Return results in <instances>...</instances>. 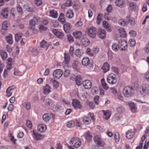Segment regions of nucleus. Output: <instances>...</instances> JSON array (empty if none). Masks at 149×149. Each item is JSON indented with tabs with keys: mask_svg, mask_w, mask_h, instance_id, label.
I'll use <instances>...</instances> for the list:
<instances>
[{
	"mask_svg": "<svg viewBox=\"0 0 149 149\" xmlns=\"http://www.w3.org/2000/svg\"><path fill=\"white\" fill-rule=\"evenodd\" d=\"M134 92L133 88L130 86L125 87L123 90V93L124 96L127 97L132 96Z\"/></svg>",
	"mask_w": 149,
	"mask_h": 149,
	"instance_id": "f257e3e1",
	"label": "nucleus"
},
{
	"mask_svg": "<svg viewBox=\"0 0 149 149\" xmlns=\"http://www.w3.org/2000/svg\"><path fill=\"white\" fill-rule=\"evenodd\" d=\"M70 144L71 147L77 148L81 146V142L79 138L77 137L73 138L70 140Z\"/></svg>",
	"mask_w": 149,
	"mask_h": 149,
	"instance_id": "f03ea898",
	"label": "nucleus"
},
{
	"mask_svg": "<svg viewBox=\"0 0 149 149\" xmlns=\"http://www.w3.org/2000/svg\"><path fill=\"white\" fill-rule=\"evenodd\" d=\"M107 80L109 84L112 85L116 84L117 81L116 75L112 73L109 74L107 77Z\"/></svg>",
	"mask_w": 149,
	"mask_h": 149,
	"instance_id": "7ed1b4c3",
	"label": "nucleus"
},
{
	"mask_svg": "<svg viewBox=\"0 0 149 149\" xmlns=\"http://www.w3.org/2000/svg\"><path fill=\"white\" fill-rule=\"evenodd\" d=\"M97 32L96 29L93 26H92L88 29V34L91 37L94 38L96 36Z\"/></svg>",
	"mask_w": 149,
	"mask_h": 149,
	"instance_id": "20e7f679",
	"label": "nucleus"
},
{
	"mask_svg": "<svg viewBox=\"0 0 149 149\" xmlns=\"http://www.w3.org/2000/svg\"><path fill=\"white\" fill-rule=\"evenodd\" d=\"M118 44L121 50H125L127 47V42L124 40L120 39L118 41Z\"/></svg>",
	"mask_w": 149,
	"mask_h": 149,
	"instance_id": "39448f33",
	"label": "nucleus"
},
{
	"mask_svg": "<svg viewBox=\"0 0 149 149\" xmlns=\"http://www.w3.org/2000/svg\"><path fill=\"white\" fill-rule=\"evenodd\" d=\"M93 140L97 145L101 147L104 146V142L101 140L98 136L96 135L93 138Z\"/></svg>",
	"mask_w": 149,
	"mask_h": 149,
	"instance_id": "423d86ee",
	"label": "nucleus"
},
{
	"mask_svg": "<svg viewBox=\"0 0 149 149\" xmlns=\"http://www.w3.org/2000/svg\"><path fill=\"white\" fill-rule=\"evenodd\" d=\"M63 74L62 70L61 69H56L53 72V77L54 78L58 79L61 77Z\"/></svg>",
	"mask_w": 149,
	"mask_h": 149,
	"instance_id": "0eeeda50",
	"label": "nucleus"
},
{
	"mask_svg": "<svg viewBox=\"0 0 149 149\" xmlns=\"http://www.w3.org/2000/svg\"><path fill=\"white\" fill-rule=\"evenodd\" d=\"M97 35L100 38L102 39H104L106 38V31L102 29H99L97 32Z\"/></svg>",
	"mask_w": 149,
	"mask_h": 149,
	"instance_id": "6e6552de",
	"label": "nucleus"
},
{
	"mask_svg": "<svg viewBox=\"0 0 149 149\" xmlns=\"http://www.w3.org/2000/svg\"><path fill=\"white\" fill-rule=\"evenodd\" d=\"M72 104L74 108L76 109H81V105L80 104V102L78 100H73L72 102Z\"/></svg>",
	"mask_w": 149,
	"mask_h": 149,
	"instance_id": "1a4fd4ad",
	"label": "nucleus"
},
{
	"mask_svg": "<svg viewBox=\"0 0 149 149\" xmlns=\"http://www.w3.org/2000/svg\"><path fill=\"white\" fill-rule=\"evenodd\" d=\"M82 84L84 87L86 89H89L92 86L91 82L88 80H85L83 82Z\"/></svg>",
	"mask_w": 149,
	"mask_h": 149,
	"instance_id": "9d476101",
	"label": "nucleus"
},
{
	"mask_svg": "<svg viewBox=\"0 0 149 149\" xmlns=\"http://www.w3.org/2000/svg\"><path fill=\"white\" fill-rule=\"evenodd\" d=\"M103 25L107 31L110 32L112 31L111 27L107 22L106 21H104L103 22Z\"/></svg>",
	"mask_w": 149,
	"mask_h": 149,
	"instance_id": "9b49d317",
	"label": "nucleus"
},
{
	"mask_svg": "<svg viewBox=\"0 0 149 149\" xmlns=\"http://www.w3.org/2000/svg\"><path fill=\"white\" fill-rule=\"evenodd\" d=\"M84 51L82 49H77L75 51V54L77 57L81 58L83 55Z\"/></svg>",
	"mask_w": 149,
	"mask_h": 149,
	"instance_id": "f8f14e48",
	"label": "nucleus"
},
{
	"mask_svg": "<svg viewBox=\"0 0 149 149\" xmlns=\"http://www.w3.org/2000/svg\"><path fill=\"white\" fill-rule=\"evenodd\" d=\"M90 61V59L88 57H84L82 59L81 62L82 64L84 66H87L89 65Z\"/></svg>",
	"mask_w": 149,
	"mask_h": 149,
	"instance_id": "ddd939ff",
	"label": "nucleus"
},
{
	"mask_svg": "<svg viewBox=\"0 0 149 149\" xmlns=\"http://www.w3.org/2000/svg\"><path fill=\"white\" fill-rule=\"evenodd\" d=\"M125 3L124 0H116L115 1L116 5L121 8L124 7Z\"/></svg>",
	"mask_w": 149,
	"mask_h": 149,
	"instance_id": "4468645a",
	"label": "nucleus"
},
{
	"mask_svg": "<svg viewBox=\"0 0 149 149\" xmlns=\"http://www.w3.org/2000/svg\"><path fill=\"white\" fill-rule=\"evenodd\" d=\"M71 28L70 24L68 22L66 23L63 25L64 30L66 33L69 32Z\"/></svg>",
	"mask_w": 149,
	"mask_h": 149,
	"instance_id": "2eb2a0df",
	"label": "nucleus"
},
{
	"mask_svg": "<svg viewBox=\"0 0 149 149\" xmlns=\"http://www.w3.org/2000/svg\"><path fill=\"white\" fill-rule=\"evenodd\" d=\"M73 35L76 39H79L82 37V34L81 32L79 31H76L73 33Z\"/></svg>",
	"mask_w": 149,
	"mask_h": 149,
	"instance_id": "dca6fc26",
	"label": "nucleus"
},
{
	"mask_svg": "<svg viewBox=\"0 0 149 149\" xmlns=\"http://www.w3.org/2000/svg\"><path fill=\"white\" fill-rule=\"evenodd\" d=\"M141 88L143 92L148 93L149 92V86L146 84H143L141 85Z\"/></svg>",
	"mask_w": 149,
	"mask_h": 149,
	"instance_id": "f3484780",
	"label": "nucleus"
},
{
	"mask_svg": "<svg viewBox=\"0 0 149 149\" xmlns=\"http://www.w3.org/2000/svg\"><path fill=\"white\" fill-rule=\"evenodd\" d=\"M126 22L127 23H130L131 25H134L135 24L134 18L131 17L129 15L126 17Z\"/></svg>",
	"mask_w": 149,
	"mask_h": 149,
	"instance_id": "a211bd4d",
	"label": "nucleus"
},
{
	"mask_svg": "<svg viewBox=\"0 0 149 149\" xmlns=\"http://www.w3.org/2000/svg\"><path fill=\"white\" fill-rule=\"evenodd\" d=\"M9 10L8 8H5L1 11V15L5 18H7L8 16Z\"/></svg>",
	"mask_w": 149,
	"mask_h": 149,
	"instance_id": "6ab92c4d",
	"label": "nucleus"
},
{
	"mask_svg": "<svg viewBox=\"0 0 149 149\" xmlns=\"http://www.w3.org/2000/svg\"><path fill=\"white\" fill-rule=\"evenodd\" d=\"M64 60L62 62L63 64H68L70 60V58L68 54L66 53L64 54Z\"/></svg>",
	"mask_w": 149,
	"mask_h": 149,
	"instance_id": "aec40b11",
	"label": "nucleus"
},
{
	"mask_svg": "<svg viewBox=\"0 0 149 149\" xmlns=\"http://www.w3.org/2000/svg\"><path fill=\"white\" fill-rule=\"evenodd\" d=\"M109 65L108 63L107 62L103 64L101 68L103 70V72L105 73L109 70Z\"/></svg>",
	"mask_w": 149,
	"mask_h": 149,
	"instance_id": "412c9836",
	"label": "nucleus"
},
{
	"mask_svg": "<svg viewBox=\"0 0 149 149\" xmlns=\"http://www.w3.org/2000/svg\"><path fill=\"white\" fill-rule=\"evenodd\" d=\"M75 81L76 84L78 86H80L82 84V80L81 77L79 75H78L75 77Z\"/></svg>",
	"mask_w": 149,
	"mask_h": 149,
	"instance_id": "4be33fe9",
	"label": "nucleus"
},
{
	"mask_svg": "<svg viewBox=\"0 0 149 149\" xmlns=\"http://www.w3.org/2000/svg\"><path fill=\"white\" fill-rule=\"evenodd\" d=\"M49 16L54 18H56L58 17V14L57 11L54 10H52L49 11Z\"/></svg>",
	"mask_w": 149,
	"mask_h": 149,
	"instance_id": "5701e85b",
	"label": "nucleus"
},
{
	"mask_svg": "<svg viewBox=\"0 0 149 149\" xmlns=\"http://www.w3.org/2000/svg\"><path fill=\"white\" fill-rule=\"evenodd\" d=\"M128 5L131 10L134 11H135L136 9L137 6L135 3L130 2L129 3Z\"/></svg>",
	"mask_w": 149,
	"mask_h": 149,
	"instance_id": "b1692460",
	"label": "nucleus"
},
{
	"mask_svg": "<svg viewBox=\"0 0 149 149\" xmlns=\"http://www.w3.org/2000/svg\"><path fill=\"white\" fill-rule=\"evenodd\" d=\"M81 43L85 46H87L90 44V42L89 40L86 38H84L82 39Z\"/></svg>",
	"mask_w": 149,
	"mask_h": 149,
	"instance_id": "393cba45",
	"label": "nucleus"
},
{
	"mask_svg": "<svg viewBox=\"0 0 149 149\" xmlns=\"http://www.w3.org/2000/svg\"><path fill=\"white\" fill-rule=\"evenodd\" d=\"M51 87L48 85L46 84L44 88V93L45 95H47L50 91Z\"/></svg>",
	"mask_w": 149,
	"mask_h": 149,
	"instance_id": "a878e982",
	"label": "nucleus"
},
{
	"mask_svg": "<svg viewBox=\"0 0 149 149\" xmlns=\"http://www.w3.org/2000/svg\"><path fill=\"white\" fill-rule=\"evenodd\" d=\"M22 105L24 108L28 110H29L31 108V104L29 102H24L22 103Z\"/></svg>",
	"mask_w": 149,
	"mask_h": 149,
	"instance_id": "bb28decb",
	"label": "nucleus"
},
{
	"mask_svg": "<svg viewBox=\"0 0 149 149\" xmlns=\"http://www.w3.org/2000/svg\"><path fill=\"white\" fill-rule=\"evenodd\" d=\"M0 55L3 61L5 60L7 57V53L4 50H1V51Z\"/></svg>",
	"mask_w": 149,
	"mask_h": 149,
	"instance_id": "cd10ccee",
	"label": "nucleus"
},
{
	"mask_svg": "<svg viewBox=\"0 0 149 149\" xmlns=\"http://www.w3.org/2000/svg\"><path fill=\"white\" fill-rule=\"evenodd\" d=\"M74 15V13L73 11L71 10H68L66 14V17L69 18H72Z\"/></svg>",
	"mask_w": 149,
	"mask_h": 149,
	"instance_id": "c85d7f7f",
	"label": "nucleus"
},
{
	"mask_svg": "<svg viewBox=\"0 0 149 149\" xmlns=\"http://www.w3.org/2000/svg\"><path fill=\"white\" fill-rule=\"evenodd\" d=\"M50 81V83L53 85L54 87L56 88L58 87L59 83L57 81L52 79H51Z\"/></svg>",
	"mask_w": 149,
	"mask_h": 149,
	"instance_id": "c756f323",
	"label": "nucleus"
},
{
	"mask_svg": "<svg viewBox=\"0 0 149 149\" xmlns=\"http://www.w3.org/2000/svg\"><path fill=\"white\" fill-rule=\"evenodd\" d=\"M29 28L32 30H33L35 28V26L36 23L35 21L32 19H31L29 20Z\"/></svg>",
	"mask_w": 149,
	"mask_h": 149,
	"instance_id": "7c9ffc66",
	"label": "nucleus"
},
{
	"mask_svg": "<svg viewBox=\"0 0 149 149\" xmlns=\"http://www.w3.org/2000/svg\"><path fill=\"white\" fill-rule=\"evenodd\" d=\"M6 39L7 43L10 45L13 43V41L12 39V36L10 34L8 36H6Z\"/></svg>",
	"mask_w": 149,
	"mask_h": 149,
	"instance_id": "2f4dec72",
	"label": "nucleus"
},
{
	"mask_svg": "<svg viewBox=\"0 0 149 149\" xmlns=\"http://www.w3.org/2000/svg\"><path fill=\"white\" fill-rule=\"evenodd\" d=\"M64 14L63 13H61L59 15V17L58 18V21L60 22L62 24H63L65 22V20L64 17Z\"/></svg>",
	"mask_w": 149,
	"mask_h": 149,
	"instance_id": "473e14b6",
	"label": "nucleus"
},
{
	"mask_svg": "<svg viewBox=\"0 0 149 149\" xmlns=\"http://www.w3.org/2000/svg\"><path fill=\"white\" fill-rule=\"evenodd\" d=\"M129 105L132 111L133 112H135L136 109L134 104L133 102H131L129 104Z\"/></svg>",
	"mask_w": 149,
	"mask_h": 149,
	"instance_id": "72a5a7b5",
	"label": "nucleus"
},
{
	"mask_svg": "<svg viewBox=\"0 0 149 149\" xmlns=\"http://www.w3.org/2000/svg\"><path fill=\"white\" fill-rule=\"evenodd\" d=\"M103 113V117L106 119H108L110 117V114L108 111H105L104 110H102Z\"/></svg>",
	"mask_w": 149,
	"mask_h": 149,
	"instance_id": "f704fd0d",
	"label": "nucleus"
},
{
	"mask_svg": "<svg viewBox=\"0 0 149 149\" xmlns=\"http://www.w3.org/2000/svg\"><path fill=\"white\" fill-rule=\"evenodd\" d=\"M33 132L35 138L37 140H40L42 138V136L41 134L36 133L34 131H33Z\"/></svg>",
	"mask_w": 149,
	"mask_h": 149,
	"instance_id": "c9c22d12",
	"label": "nucleus"
},
{
	"mask_svg": "<svg viewBox=\"0 0 149 149\" xmlns=\"http://www.w3.org/2000/svg\"><path fill=\"white\" fill-rule=\"evenodd\" d=\"M118 31L120 37L123 38H125L126 37V33L123 29H119L118 30Z\"/></svg>",
	"mask_w": 149,
	"mask_h": 149,
	"instance_id": "e433bc0d",
	"label": "nucleus"
},
{
	"mask_svg": "<svg viewBox=\"0 0 149 149\" xmlns=\"http://www.w3.org/2000/svg\"><path fill=\"white\" fill-rule=\"evenodd\" d=\"M101 82L102 86L103 88L107 90L108 88V87L107 86V84L105 82L104 79V78L101 79Z\"/></svg>",
	"mask_w": 149,
	"mask_h": 149,
	"instance_id": "4c0bfd02",
	"label": "nucleus"
},
{
	"mask_svg": "<svg viewBox=\"0 0 149 149\" xmlns=\"http://www.w3.org/2000/svg\"><path fill=\"white\" fill-rule=\"evenodd\" d=\"M112 50L115 52H117L120 49L118 44L116 43L113 44L111 46Z\"/></svg>",
	"mask_w": 149,
	"mask_h": 149,
	"instance_id": "58836bf2",
	"label": "nucleus"
},
{
	"mask_svg": "<svg viewBox=\"0 0 149 149\" xmlns=\"http://www.w3.org/2000/svg\"><path fill=\"white\" fill-rule=\"evenodd\" d=\"M116 110L117 111L118 113L120 114L123 113L124 112L125 109L122 106H120L117 108Z\"/></svg>",
	"mask_w": 149,
	"mask_h": 149,
	"instance_id": "ea45409f",
	"label": "nucleus"
},
{
	"mask_svg": "<svg viewBox=\"0 0 149 149\" xmlns=\"http://www.w3.org/2000/svg\"><path fill=\"white\" fill-rule=\"evenodd\" d=\"M78 61L77 60H74L72 64V67L76 70H77L78 68Z\"/></svg>",
	"mask_w": 149,
	"mask_h": 149,
	"instance_id": "a19ab883",
	"label": "nucleus"
},
{
	"mask_svg": "<svg viewBox=\"0 0 149 149\" xmlns=\"http://www.w3.org/2000/svg\"><path fill=\"white\" fill-rule=\"evenodd\" d=\"M67 126L69 128H72L75 126L74 122L73 120L69 121L67 124Z\"/></svg>",
	"mask_w": 149,
	"mask_h": 149,
	"instance_id": "79ce46f5",
	"label": "nucleus"
},
{
	"mask_svg": "<svg viewBox=\"0 0 149 149\" xmlns=\"http://www.w3.org/2000/svg\"><path fill=\"white\" fill-rule=\"evenodd\" d=\"M85 137L86 139L88 140V141H89L92 139V136L91 135L90 132L88 131L86 133Z\"/></svg>",
	"mask_w": 149,
	"mask_h": 149,
	"instance_id": "37998d69",
	"label": "nucleus"
},
{
	"mask_svg": "<svg viewBox=\"0 0 149 149\" xmlns=\"http://www.w3.org/2000/svg\"><path fill=\"white\" fill-rule=\"evenodd\" d=\"M46 127L45 125H40L38 127V130L41 132H42L45 130Z\"/></svg>",
	"mask_w": 149,
	"mask_h": 149,
	"instance_id": "c03bdc74",
	"label": "nucleus"
},
{
	"mask_svg": "<svg viewBox=\"0 0 149 149\" xmlns=\"http://www.w3.org/2000/svg\"><path fill=\"white\" fill-rule=\"evenodd\" d=\"M72 4V1L71 0H67L63 5L66 7H68L71 6Z\"/></svg>",
	"mask_w": 149,
	"mask_h": 149,
	"instance_id": "a18cd8bd",
	"label": "nucleus"
},
{
	"mask_svg": "<svg viewBox=\"0 0 149 149\" xmlns=\"http://www.w3.org/2000/svg\"><path fill=\"white\" fill-rule=\"evenodd\" d=\"M133 134L132 133L131 131L129 130L128 131L126 134V136L127 138L130 139L132 138L133 137Z\"/></svg>",
	"mask_w": 149,
	"mask_h": 149,
	"instance_id": "49530a36",
	"label": "nucleus"
},
{
	"mask_svg": "<svg viewBox=\"0 0 149 149\" xmlns=\"http://www.w3.org/2000/svg\"><path fill=\"white\" fill-rule=\"evenodd\" d=\"M50 118L51 117L49 116V114H45L42 116L43 119L46 121H47L50 120Z\"/></svg>",
	"mask_w": 149,
	"mask_h": 149,
	"instance_id": "de8ad7c7",
	"label": "nucleus"
},
{
	"mask_svg": "<svg viewBox=\"0 0 149 149\" xmlns=\"http://www.w3.org/2000/svg\"><path fill=\"white\" fill-rule=\"evenodd\" d=\"M102 16L103 15L101 13L98 14L97 18V22L98 24H100V22L102 20L101 16L102 17Z\"/></svg>",
	"mask_w": 149,
	"mask_h": 149,
	"instance_id": "09e8293b",
	"label": "nucleus"
},
{
	"mask_svg": "<svg viewBox=\"0 0 149 149\" xmlns=\"http://www.w3.org/2000/svg\"><path fill=\"white\" fill-rule=\"evenodd\" d=\"M128 43L130 46L133 47L135 45L136 42L134 39H132L129 40Z\"/></svg>",
	"mask_w": 149,
	"mask_h": 149,
	"instance_id": "8fccbe9b",
	"label": "nucleus"
},
{
	"mask_svg": "<svg viewBox=\"0 0 149 149\" xmlns=\"http://www.w3.org/2000/svg\"><path fill=\"white\" fill-rule=\"evenodd\" d=\"M67 39L70 42L72 43L74 41V38L72 36L69 34L67 35Z\"/></svg>",
	"mask_w": 149,
	"mask_h": 149,
	"instance_id": "3c124183",
	"label": "nucleus"
},
{
	"mask_svg": "<svg viewBox=\"0 0 149 149\" xmlns=\"http://www.w3.org/2000/svg\"><path fill=\"white\" fill-rule=\"evenodd\" d=\"M23 34L22 33H19L15 35V40L17 41H19V39L21 38Z\"/></svg>",
	"mask_w": 149,
	"mask_h": 149,
	"instance_id": "603ef678",
	"label": "nucleus"
},
{
	"mask_svg": "<svg viewBox=\"0 0 149 149\" xmlns=\"http://www.w3.org/2000/svg\"><path fill=\"white\" fill-rule=\"evenodd\" d=\"M9 136L10 140L12 142V143L14 144H15V141H17V139H14V136L10 133L9 134Z\"/></svg>",
	"mask_w": 149,
	"mask_h": 149,
	"instance_id": "864d4df0",
	"label": "nucleus"
},
{
	"mask_svg": "<svg viewBox=\"0 0 149 149\" xmlns=\"http://www.w3.org/2000/svg\"><path fill=\"white\" fill-rule=\"evenodd\" d=\"M8 24L6 22H4L2 24V28L4 30H7L8 27Z\"/></svg>",
	"mask_w": 149,
	"mask_h": 149,
	"instance_id": "5fc2aeb1",
	"label": "nucleus"
},
{
	"mask_svg": "<svg viewBox=\"0 0 149 149\" xmlns=\"http://www.w3.org/2000/svg\"><path fill=\"white\" fill-rule=\"evenodd\" d=\"M64 36V33L61 32H59L56 36L59 39H62Z\"/></svg>",
	"mask_w": 149,
	"mask_h": 149,
	"instance_id": "6e6d98bb",
	"label": "nucleus"
},
{
	"mask_svg": "<svg viewBox=\"0 0 149 149\" xmlns=\"http://www.w3.org/2000/svg\"><path fill=\"white\" fill-rule=\"evenodd\" d=\"M70 75V71L69 70H65L63 73V75L65 77H68Z\"/></svg>",
	"mask_w": 149,
	"mask_h": 149,
	"instance_id": "4d7b16f0",
	"label": "nucleus"
},
{
	"mask_svg": "<svg viewBox=\"0 0 149 149\" xmlns=\"http://www.w3.org/2000/svg\"><path fill=\"white\" fill-rule=\"evenodd\" d=\"M31 52L32 54L34 56L37 55L38 53V51L36 48H34L32 49L31 50Z\"/></svg>",
	"mask_w": 149,
	"mask_h": 149,
	"instance_id": "13d9d810",
	"label": "nucleus"
},
{
	"mask_svg": "<svg viewBox=\"0 0 149 149\" xmlns=\"http://www.w3.org/2000/svg\"><path fill=\"white\" fill-rule=\"evenodd\" d=\"M118 23L121 26H125L127 23V22H126V21L125 22L123 19H121L118 21Z\"/></svg>",
	"mask_w": 149,
	"mask_h": 149,
	"instance_id": "bf43d9fd",
	"label": "nucleus"
},
{
	"mask_svg": "<svg viewBox=\"0 0 149 149\" xmlns=\"http://www.w3.org/2000/svg\"><path fill=\"white\" fill-rule=\"evenodd\" d=\"M52 100L49 99H47L45 101V104L47 105L50 106L51 104H52Z\"/></svg>",
	"mask_w": 149,
	"mask_h": 149,
	"instance_id": "052dcab7",
	"label": "nucleus"
},
{
	"mask_svg": "<svg viewBox=\"0 0 149 149\" xmlns=\"http://www.w3.org/2000/svg\"><path fill=\"white\" fill-rule=\"evenodd\" d=\"M75 125H76L77 127H81V123L80 120H78L75 119L74 121Z\"/></svg>",
	"mask_w": 149,
	"mask_h": 149,
	"instance_id": "680f3d73",
	"label": "nucleus"
},
{
	"mask_svg": "<svg viewBox=\"0 0 149 149\" xmlns=\"http://www.w3.org/2000/svg\"><path fill=\"white\" fill-rule=\"evenodd\" d=\"M115 140L116 142H118L119 141L120 138L119 134L118 133L115 134L114 135Z\"/></svg>",
	"mask_w": 149,
	"mask_h": 149,
	"instance_id": "e2e57ef3",
	"label": "nucleus"
},
{
	"mask_svg": "<svg viewBox=\"0 0 149 149\" xmlns=\"http://www.w3.org/2000/svg\"><path fill=\"white\" fill-rule=\"evenodd\" d=\"M35 3L38 6L41 5L42 3L41 0H35Z\"/></svg>",
	"mask_w": 149,
	"mask_h": 149,
	"instance_id": "0e129e2a",
	"label": "nucleus"
},
{
	"mask_svg": "<svg viewBox=\"0 0 149 149\" xmlns=\"http://www.w3.org/2000/svg\"><path fill=\"white\" fill-rule=\"evenodd\" d=\"M87 54L90 56H92L93 55V53L91 51V49L90 48H88L86 50Z\"/></svg>",
	"mask_w": 149,
	"mask_h": 149,
	"instance_id": "69168bd1",
	"label": "nucleus"
},
{
	"mask_svg": "<svg viewBox=\"0 0 149 149\" xmlns=\"http://www.w3.org/2000/svg\"><path fill=\"white\" fill-rule=\"evenodd\" d=\"M129 34L130 36L133 37H135L136 35V32L134 30H132L130 31L129 32Z\"/></svg>",
	"mask_w": 149,
	"mask_h": 149,
	"instance_id": "338daca9",
	"label": "nucleus"
},
{
	"mask_svg": "<svg viewBox=\"0 0 149 149\" xmlns=\"http://www.w3.org/2000/svg\"><path fill=\"white\" fill-rule=\"evenodd\" d=\"M112 70L116 74H119V70L118 68L115 67H113L112 68Z\"/></svg>",
	"mask_w": 149,
	"mask_h": 149,
	"instance_id": "774afa93",
	"label": "nucleus"
}]
</instances>
